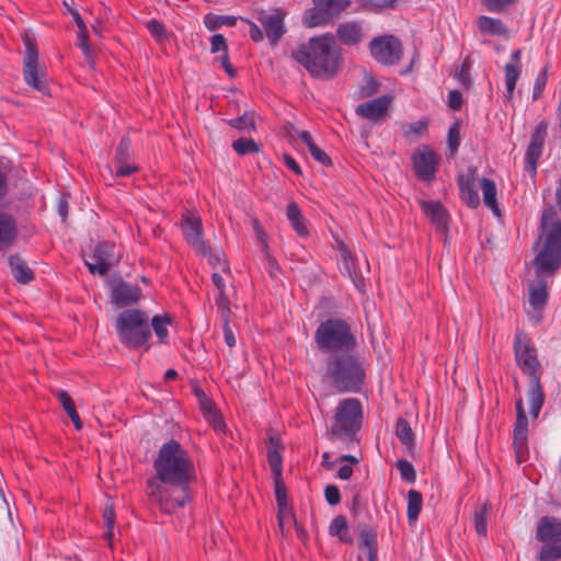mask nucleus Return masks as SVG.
Wrapping results in <instances>:
<instances>
[{"mask_svg": "<svg viewBox=\"0 0 561 561\" xmlns=\"http://www.w3.org/2000/svg\"><path fill=\"white\" fill-rule=\"evenodd\" d=\"M370 54L375 60L383 65H394L402 56L401 42L393 35L374 38L369 44Z\"/></svg>", "mask_w": 561, "mask_h": 561, "instance_id": "ddd939ff", "label": "nucleus"}, {"mask_svg": "<svg viewBox=\"0 0 561 561\" xmlns=\"http://www.w3.org/2000/svg\"><path fill=\"white\" fill-rule=\"evenodd\" d=\"M324 496H325V501L330 505H336L341 502L340 491H339L337 486H335L333 484L325 486Z\"/></svg>", "mask_w": 561, "mask_h": 561, "instance_id": "6e6d98bb", "label": "nucleus"}, {"mask_svg": "<svg viewBox=\"0 0 561 561\" xmlns=\"http://www.w3.org/2000/svg\"><path fill=\"white\" fill-rule=\"evenodd\" d=\"M504 71H505V87H506L505 98L512 99L515 87H516V82L522 72V66L517 65V64H506Z\"/></svg>", "mask_w": 561, "mask_h": 561, "instance_id": "473e14b6", "label": "nucleus"}, {"mask_svg": "<svg viewBox=\"0 0 561 561\" xmlns=\"http://www.w3.org/2000/svg\"><path fill=\"white\" fill-rule=\"evenodd\" d=\"M536 538L543 543L538 560L558 561L561 559V519L545 516L537 524Z\"/></svg>", "mask_w": 561, "mask_h": 561, "instance_id": "6e6552de", "label": "nucleus"}, {"mask_svg": "<svg viewBox=\"0 0 561 561\" xmlns=\"http://www.w3.org/2000/svg\"><path fill=\"white\" fill-rule=\"evenodd\" d=\"M351 0H313V8L304 16L308 27L329 23L333 18L344 11Z\"/></svg>", "mask_w": 561, "mask_h": 561, "instance_id": "9d476101", "label": "nucleus"}, {"mask_svg": "<svg viewBox=\"0 0 561 561\" xmlns=\"http://www.w3.org/2000/svg\"><path fill=\"white\" fill-rule=\"evenodd\" d=\"M436 156L427 147L413 154L414 170L420 180L431 181L436 172Z\"/></svg>", "mask_w": 561, "mask_h": 561, "instance_id": "a211bd4d", "label": "nucleus"}, {"mask_svg": "<svg viewBox=\"0 0 561 561\" xmlns=\"http://www.w3.org/2000/svg\"><path fill=\"white\" fill-rule=\"evenodd\" d=\"M293 57L317 78H332L339 70L340 49L330 34L310 38L293 51Z\"/></svg>", "mask_w": 561, "mask_h": 561, "instance_id": "7ed1b4c3", "label": "nucleus"}, {"mask_svg": "<svg viewBox=\"0 0 561 561\" xmlns=\"http://www.w3.org/2000/svg\"><path fill=\"white\" fill-rule=\"evenodd\" d=\"M233 150L240 154L244 156L248 153H254L259 151L257 144L250 138L241 137L232 142Z\"/></svg>", "mask_w": 561, "mask_h": 561, "instance_id": "a19ab883", "label": "nucleus"}, {"mask_svg": "<svg viewBox=\"0 0 561 561\" xmlns=\"http://www.w3.org/2000/svg\"><path fill=\"white\" fill-rule=\"evenodd\" d=\"M8 263L12 275L19 283L26 284L33 279L34 274L32 270L19 255H11L8 260Z\"/></svg>", "mask_w": 561, "mask_h": 561, "instance_id": "bb28decb", "label": "nucleus"}, {"mask_svg": "<svg viewBox=\"0 0 561 561\" xmlns=\"http://www.w3.org/2000/svg\"><path fill=\"white\" fill-rule=\"evenodd\" d=\"M78 47L82 50L84 54L87 61L92 65V51L88 44V36L85 32H80L78 35Z\"/></svg>", "mask_w": 561, "mask_h": 561, "instance_id": "13d9d810", "label": "nucleus"}, {"mask_svg": "<svg viewBox=\"0 0 561 561\" xmlns=\"http://www.w3.org/2000/svg\"><path fill=\"white\" fill-rule=\"evenodd\" d=\"M529 413L533 417H538L539 412L543 405V391L540 385V378L530 379L529 388Z\"/></svg>", "mask_w": 561, "mask_h": 561, "instance_id": "c85d7f7f", "label": "nucleus"}, {"mask_svg": "<svg viewBox=\"0 0 561 561\" xmlns=\"http://www.w3.org/2000/svg\"><path fill=\"white\" fill-rule=\"evenodd\" d=\"M539 241L541 247L533 262L537 278L528 285V300L534 311H541L548 300L543 276H552L561 266V220L552 206L542 210Z\"/></svg>", "mask_w": 561, "mask_h": 561, "instance_id": "f03ea898", "label": "nucleus"}, {"mask_svg": "<svg viewBox=\"0 0 561 561\" xmlns=\"http://www.w3.org/2000/svg\"><path fill=\"white\" fill-rule=\"evenodd\" d=\"M286 217L290 222L293 229L300 237H307L309 234L308 227L306 225L305 218L298 207L297 203L290 202L286 208Z\"/></svg>", "mask_w": 561, "mask_h": 561, "instance_id": "a878e982", "label": "nucleus"}, {"mask_svg": "<svg viewBox=\"0 0 561 561\" xmlns=\"http://www.w3.org/2000/svg\"><path fill=\"white\" fill-rule=\"evenodd\" d=\"M282 449H267V461L271 467L274 478L279 479L282 477L283 463H282Z\"/></svg>", "mask_w": 561, "mask_h": 561, "instance_id": "37998d69", "label": "nucleus"}, {"mask_svg": "<svg viewBox=\"0 0 561 561\" xmlns=\"http://www.w3.org/2000/svg\"><path fill=\"white\" fill-rule=\"evenodd\" d=\"M211 280H213V284L215 285V287L218 289V293L226 291L225 279L218 271H215L211 274Z\"/></svg>", "mask_w": 561, "mask_h": 561, "instance_id": "338daca9", "label": "nucleus"}, {"mask_svg": "<svg viewBox=\"0 0 561 561\" xmlns=\"http://www.w3.org/2000/svg\"><path fill=\"white\" fill-rule=\"evenodd\" d=\"M427 129L424 121L414 122L403 127V134L407 138L419 137Z\"/></svg>", "mask_w": 561, "mask_h": 561, "instance_id": "09e8293b", "label": "nucleus"}, {"mask_svg": "<svg viewBox=\"0 0 561 561\" xmlns=\"http://www.w3.org/2000/svg\"><path fill=\"white\" fill-rule=\"evenodd\" d=\"M56 397L65 412L68 414V416L71 419L76 430L82 428V422L80 420V416L75 408V403L69 396L67 391L64 390H57Z\"/></svg>", "mask_w": 561, "mask_h": 561, "instance_id": "7c9ffc66", "label": "nucleus"}, {"mask_svg": "<svg viewBox=\"0 0 561 561\" xmlns=\"http://www.w3.org/2000/svg\"><path fill=\"white\" fill-rule=\"evenodd\" d=\"M119 259L121 254L116 252L114 243L102 242L95 247L92 255L84 263L91 274L104 276L118 263Z\"/></svg>", "mask_w": 561, "mask_h": 561, "instance_id": "9b49d317", "label": "nucleus"}, {"mask_svg": "<svg viewBox=\"0 0 561 561\" xmlns=\"http://www.w3.org/2000/svg\"><path fill=\"white\" fill-rule=\"evenodd\" d=\"M141 290L137 285L126 282H118L112 287V301L118 306H128L139 300Z\"/></svg>", "mask_w": 561, "mask_h": 561, "instance_id": "aec40b11", "label": "nucleus"}, {"mask_svg": "<svg viewBox=\"0 0 561 561\" xmlns=\"http://www.w3.org/2000/svg\"><path fill=\"white\" fill-rule=\"evenodd\" d=\"M250 37L254 42H261L264 38V32L252 21H248Z\"/></svg>", "mask_w": 561, "mask_h": 561, "instance_id": "e2e57ef3", "label": "nucleus"}, {"mask_svg": "<svg viewBox=\"0 0 561 561\" xmlns=\"http://www.w3.org/2000/svg\"><path fill=\"white\" fill-rule=\"evenodd\" d=\"M347 519L343 515H339L334 517L329 526V533L332 536H337L342 541H350L345 536V531L347 530Z\"/></svg>", "mask_w": 561, "mask_h": 561, "instance_id": "ea45409f", "label": "nucleus"}, {"mask_svg": "<svg viewBox=\"0 0 561 561\" xmlns=\"http://www.w3.org/2000/svg\"><path fill=\"white\" fill-rule=\"evenodd\" d=\"M547 134L548 124L541 121L535 126L530 136V141L525 152V170L531 176H535L537 173V162L542 154Z\"/></svg>", "mask_w": 561, "mask_h": 561, "instance_id": "2eb2a0df", "label": "nucleus"}, {"mask_svg": "<svg viewBox=\"0 0 561 561\" xmlns=\"http://www.w3.org/2000/svg\"><path fill=\"white\" fill-rule=\"evenodd\" d=\"M119 341L131 348H140L151 337L148 316L138 309H127L116 319Z\"/></svg>", "mask_w": 561, "mask_h": 561, "instance_id": "0eeeda50", "label": "nucleus"}, {"mask_svg": "<svg viewBox=\"0 0 561 561\" xmlns=\"http://www.w3.org/2000/svg\"><path fill=\"white\" fill-rule=\"evenodd\" d=\"M480 186L483 194V203L490 208L495 215H500V208L497 204V190L495 183L486 178L480 180Z\"/></svg>", "mask_w": 561, "mask_h": 561, "instance_id": "c756f323", "label": "nucleus"}, {"mask_svg": "<svg viewBox=\"0 0 561 561\" xmlns=\"http://www.w3.org/2000/svg\"><path fill=\"white\" fill-rule=\"evenodd\" d=\"M515 0H482L483 4L490 12H503L505 11Z\"/></svg>", "mask_w": 561, "mask_h": 561, "instance_id": "603ef678", "label": "nucleus"}, {"mask_svg": "<svg viewBox=\"0 0 561 561\" xmlns=\"http://www.w3.org/2000/svg\"><path fill=\"white\" fill-rule=\"evenodd\" d=\"M397 468L400 472L401 479L405 482L413 483L416 479V473L413 465L405 460L399 459L397 461Z\"/></svg>", "mask_w": 561, "mask_h": 561, "instance_id": "a18cd8bd", "label": "nucleus"}, {"mask_svg": "<svg viewBox=\"0 0 561 561\" xmlns=\"http://www.w3.org/2000/svg\"><path fill=\"white\" fill-rule=\"evenodd\" d=\"M19 233L15 218L0 210V252L9 249L16 240Z\"/></svg>", "mask_w": 561, "mask_h": 561, "instance_id": "412c9836", "label": "nucleus"}, {"mask_svg": "<svg viewBox=\"0 0 561 561\" xmlns=\"http://www.w3.org/2000/svg\"><path fill=\"white\" fill-rule=\"evenodd\" d=\"M210 45H211L210 51L213 54L219 53V51H222L224 54H227L226 39H225V37L221 34L213 35L211 39H210Z\"/></svg>", "mask_w": 561, "mask_h": 561, "instance_id": "4d7b16f0", "label": "nucleus"}, {"mask_svg": "<svg viewBox=\"0 0 561 561\" xmlns=\"http://www.w3.org/2000/svg\"><path fill=\"white\" fill-rule=\"evenodd\" d=\"M274 480H275V495H276L277 503L279 506H283L286 503L285 486L282 483L280 478L279 479L274 478Z\"/></svg>", "mask_w": 561, "mask_h": 561, "instance_id": "052dcab7", "label": "nucleus"}, {"mask_svg": "<svg viewBox=\"0 0 561 561\" xmlns=\"http://www.w3.org/2000/svg\"><path fill=\"white\" fill-rule=\"evenodd\" d=\"M153 469L146 485L148 501L171 515L190 501V483L196 478L194 461L179 442L170 439L160 447Z\"/></svg>", "mask_w": 561, "mask_h": 561, "instance_id": "f257e3e1", "label": "nucleus"}, {"mask_svg": "<svg viewBox=\"0 0 561 561\" xmlns=\"http://www.w3.org/2000/svg\"><path fill=\"white\" fill-rule=\"evenodd\" d=\"M479 31L483 34L503 36L507 34V28L500 19L481 15L477 21Z\"/></svg>", "mask_w": 561, "mask_h": 561, "instance_id": "cd10ccee", "label": "nucleus"}, {"mask_svg": "<svg viewBox=\"0 0 561 561\" xmlns=\"http://www.w3.org/2000/svg\"><path fill=\"white\" fill-rule=\"evenodd\" d=\"M528 420L527 416H522L516 419L515 427H514V449L517 456V459H522L527 451V440H528Z\"/></svg>", "mask_w": 561, "mask_h": 561, "instance_id": "5701e85b", "label": "nucleus"}, {"mask_svg": "<svg viewBox=\"0 0 561 561\" xmlns=\"http://www.w3.org/2000/svg\"><path fill=\"white\" fill-rule=\"evenodd\" d=\"M363 408L358 399L347 398L339 402L334 410L329 438L351 443L362 427Z\"/></svg>", "mask_w": 561, "mask_h": 561, "instance_id": "39448f33", "label": "nucleus"}, {"mask_svg": "<svg viewBox=\"0 0 561 561\" xmlns=\"http://www.w3.org/2000/svg\"><path fill=\"white\" fill-rule=\"evenodd\" d=\"M237 19L232 15H215L207 14L205 16L204 23L208 30H216L221 25L233 26L236 24Z\"/></svg>", "mask_w": 561, "mask_h": 561, "instance_id": "58836bf2", "label": "nucleus"}, {"mask_svg": "<svg viewBox=\"0 0 561 561\" xmlns=\"http://www.w3.org/2000/svg\"><path fill=\"white\" fill-rule=\"evenodd\" d=\"M547 80H548V70H547V68H545L536 78V81L534 84V90H533V99L534 100H537L541 96V94L546 88Z\"/></svg>", "mask_w": 561, "mask_h": 561, "instance_id": "3c124183", "label": "nucleus"}, {"mask_svg": "<svg viewBox=\"0 0 561 561\" xmlns=\"http://www.w3.org/2000/svg\"><path fill=\"white\" fill-rule=\"evenodd\" d=\"M295 136H297L305 144L307 149L314 145L310 133L307 130H295V135H291V137L294 138Z\"/></svg>", "mask_w": 561, "mask_h": 561, "instance_id": "69168bd1", "label": "nucleus"}, {"mask_svg": "<svg viewBox=\"0 0 561 561\" xmlns=\"http://www.w3.org/2000/svg\"><path fill=\"white\" fill-rule=\"evenodd\" d=\"M182 232L187 243L199 254H209V244L204 240L202 219L194 213L182 216Z\"/></svg>", "mask_w": 561, "mask_h": 561, "instance_id": "4468645a", "label": "nucleus"}, {"mask_svg": "<svg viewBox=\"0 0 561 561\" xmlns=\"http://www.w3.org/2000/svg\"><path fill=\"white\" fill-rule=\"evenodd\" d=\"M314 340L319 350L333 354L351 352L356 345L350 325L341 319L321 322L316 330Z\"/></svg>", "mask_w": 561, "mask_h": 561, "instance_id": "423d86ee", "label": "nucleus"}, {"mask_svg": "<svg viewBox=\"0 0 561 561\" xmlns=\"http://www.w3.org/2000/svg\"><path fill=\"white\" fill-rule=\"evenodd\" d=\"M203 255L208 257L209 264L215 270H217L218 272L220 271L222 273L230 274L229 264L222 253H219V252L213 253L211 248L209 247V254H203Z\"/></svg>", "mask_w": 561, "mask_h": 561, "instance_id": "c03bdc74", "label": "nucleus"}, {"mask_svg": "<svg viewBox=\"0 0 561 561\" xmlns=\"http://www.w3.org/2000/svg\"><path fill=\"white\" fill-rule=\"evenodd\" d=\"M462 103V95L459 91L453 90L448 93V105L453 110L460 108Z\"/></svg>", "mask_w": 561, "mask_h": 561, "instance_id": "680f3d73", "label": "nucleus"}, {"mask_svg": "<svg viewBox=\"0 0 561 561\" xmlns=\"http://www.w3.org/2000/svg\"><path fill=\"white\" fill-rule=\"evenodd\" d=\"M379 84L373 76H365L358 94L360 98H370L378 92Z\"/></svg>", "mask_w": 561, "mask_h": 561, "instance_id": "49530a36", "label": "nucleus"}, {"mask_svg": "<svg viewBox=\"0 0 561 561\" xmlns=\"http://www.w3.org/2000/svg\"><path fill=\"white\" fill-rule=\"evenodd\" d=\"M490 510V504L488 502L483 503L473 515V524L474 529L479 536H486L488 533V514Z\"/></svg>", "mask_w": 561, "mask_h": 561, "instance_id": "f704fd0d", "label": "nucleus"}, {"mask_svg": "<svg viewBox=\"0 0 561 561\" xmlns=\"http://www.w3.org/2000/svg\"><path fill=\"white\" fill-rule=\"evenodd\" d=\"M216 306L221 316L227 319L230 313V300L226 291H220L216 297Z\"/></svg>", "mask_w": 561, "mask_h": 561, "instance_id": "864d4df0", "label": "nucleus"}, {"mask_svg": "<svg viewBox=\"0 0 561 561\" xmlns=\"http://www.w3.org/2000/svg\"><path fill=\"white\" fill-rule=\"evenodd\" d=\"M423 505L422 494L416 490L408 492V510L407 515L410 523L415 522L420 515Z\"/></svg>", "mask_w": 561, "mask_h": 561, "instance_id": "72a5a7b5", "label": "nucleus"}, {"mask_svg": "<svg viewBox=\"0 0 561 561\" xmlns=\"http://www.w3.org/2000/svg\"><path fill=\"white\" fill-rule=\"evenodd\" d=\"M447 144L451 151L455 153L460 145V128L457 123L453 124L447 133Z\"/></svg>", "mask_w": 561, "mask_h": 561, "instance_id": "de8ad7c7", "label": "nucleus"}, {"mask_svg": "<svg viewBox=\"0 0 561 561\" xmlns=\"http://www.w3.org/2000/svg\"><path fill=\"white\" fill-rule=\"evenodd\" d=\"M267 436H268L267 449H283L280 436L276 431L270 430L267 432Z\"/></svg>", "mask_w": 561, "mask_h": 561, "instance_id": "bf43d9fd", "label": "nucleus"}, {"mask_svg": "<svg viewBox=\"0 0 561 561\" xmlns=\"http://www.w3.org/2000/svg\"><path fill=\"white\" fill-rule=\"evenodd\" d=\"M284 19L285 13L279 9L261 11L257 15V21L263 26L265 35L272 45L277 44L285 33Z\"/></svg>", "mask_w": 561, "mask_h": 561, "instance_id": "dca6fc26", "label": "nucleus"}, {"mask_svg": "<svg viewBox=\"0 0 561 561\" xmlns=\"http://www.w3.org/2000/svg\"><path fill=\"white\" fill-rule=\"evenodd\" d=\"M23 78L30 88L41 92L42 94L49 93L46 67L44 64L39 62L38 51L35 45L30 41L25 42Z\"/></svg>", "mask_w": 561, "mask_h": 561, "instance_id": "1a4fd4ad", "label": "nucleus"}, {"mask_svg": "<svg viewBox=\"0 0 561 561\" xmlns=\"http://www.w3.org/2000/svg\"><path fill=\"white\" fill-rule=\"evenodd\" d=\"M392 101L389 95H382L371 101L357 105L355 112L358 116L371 122H380L385 118L388 107Z\"/></svg>", "mask_w": 561, "mask_h": 561, "instance_id": "f3484780", "label": "nucleus"}, {"mask_svg": "<svg viewBox=\"0 0 561 561\" xmlns=\"http://www.w3.org/2000/svg\"><path fill=\"white\" fill-rule=\"evenodd\" d=\"M325 378L339 392H358L365 380V369L351 352L334 353L327 359Z\"/></svg>", "mask_w": 561, "mask_h": 561, "instance_id": "20e7f679", "label": "nucleus"}, {"mask_svg": "<svg viewBox=\"0 0 561 561\" xmlns=\"http://www.w3.org/2000/svg\"><path fill=\"white\" fill-rule=\"evenodd\" d=\"M308 151H309L310 156L320 164H322V165L331 164L330 157L322 149H320L316 144L312 145L310 148H308Z\"/></svg>", "mask_w": 561, "mask_h": 561, "instance_id": "5fc2aeb1", "label": "nucleus"}, {"mask_svg": "<svg viewBox=\"0 0 561 561\" xmlns=\"http://www.w3.org/2000/svg\"><path fill=\"white\" fill-rule=\"evenodd\" d=\"M224 337H225L226 344L229 347H232L236 345V337H234V334H233L231 328L229 327L227 319L225 320V324H224Z\"/></svg>", "mask_w": 561, "mask_h": 561, "instance_id": "0e129e2a", "label": "nucleus"}, {"mask_svg": "<svg viewBox=\"0 0 561 561\" xmlns=\"http://www.w3.org/2000/svg\"><path fill=\"white\" fill-rule=\"evenodd\" d=\"M228 124L242 133H251L255 129L253 114L248 112L239 117L229 119Z\"/></svg>", "mask_w": 561, "mask_h": 561, "instance_id": "4c0bfd02", "label": "nucleus"}, {"mask_svg": "<svg viewBox=\"0 0 561 561\" xmlns=\"http://www.w3.org/2000/svg\"><path fill=\"white\" fill-rule=\"evenodd\" d=\"M170 319L168 317L154 316L151 320L152 329L158 336L160 343H164L168 337V325Z\"/></svg>", "mask_w": 561, "mask_h": 561, "instance_id": "79ce46f5", "label": "nucleus"}, {"mask_svg": "<svg viewBox=\"0 0 561 561\" xmlns=\"http://www.w3.org/2000/svg\"><path fill=\"white\" fill-rule=\"evenodd\" d=\"M396 435L405 447L407 450H411L414 445V434L409 422L400 417L396 423Z\"/></svg>", "mask_w": 561, "mask_h": 561, "instance_id": "2f4dec72", "label": "nucleus"}, {"mask_svg": "<svg viewBox=\"0 0 561 561\" xmlns=\"http://www.w3.org/2000/svg\"><path fill=\"white\" fill-rule=\"evenodd\" d=\"M103 518L106 526L105 536L108 540L113 537V529L115 524V512L112 505H108L103 511Z\"/></svg>", "mask_w": 561, "mask_h": 561, "instance_id": "8fccbe9b", "label": "nucleus"}, {"mask_svg": "<svg viewBox=\"0 0 561 561\" xmlns=\"http://www.w3.org/2000/svg\"><path fill=\"white\" fill-rule=\"evenodd\" d=\"M458 185L462 199L470 206L477 207L480 204V197L472 175H460Z\"/></svg>", "mask_w": 561, "mask_h": 561, "instance_id": "b1692460", "label": "nucleus"}, {"mask_svg": "<svg viewBox=\"0 0 561 561\" xmlns=\"http://www.w3.org/2000/svg\"><path fill=\"white\" fill-rule=\"evenodd\" d=\"M515 357L520 369L529 376L530 379L540 378V364L537 353L530 340L523 333H517L514 342Z\"/></svg>", "mask_w": 561, "mask_h": 561, "instance_id": "f8f14e48", "label": "nucleus"}, {"mask_svg": "<svg viewBox=\"0 0 561 561\" xmlns=\"http://www.w3.org/2000/svg\"><path fill=\"white\" fill-rule=\"evenodd\" d=\"M339 41L347 46H354L360 43L363 33L362 26L356 22L341 24L336 30Z\"/></svg>", "mask_w": 561, "mask_h": 561, "instance_id": "393cba45", "label": "nucleus"}, {"mask_svg": "<svg viewBox=\"0 0 561 561\" xmlns=\"http://www.w3.org/2000/svg\"><path fill=\"white\" fill-rule=\"evenodd\" d=\"M469 69L470 65L468 60H465L457 72V76L462 83H467V81L469 80Z\"/></svg>", "mask_w": 561, "mask_h": 561, "instance_id": "774afa93", "label": "nucleus"}, {"mask_svg": "<svg viewBox=\"0 0 561 561\" xmlns=\"http://www.w3.org/2000/svg\"><path fill=\"white\" fill-rule=\"evenodd\" d=\"M131 145L126 137L122 138L115 153V175L129 176L138 170V167L130 163Z\"/></svg>", "mask_w": 561, "mask_h": 561, "instance_id": "6ab92c4d", "label": "nucleus"}, {"mask_svg": "<svg viewBox=\"0 0 561 561\" xmlns=\"http://www.w3.org/2000/svg\"><path fill=\"white\" fill-rule=\"evenodd\" d=\"M421 208L437 229H446L448 214L440 203L423 201L421 202Z\"/></svg>", "mask_w": 561, "mask_h": 561, "instance_id": "4be33fe9", "label": "nucleus"}, {"mask_svg": "<svg viewBox=\"0 0 561 561\" xmlns=\"http://www.w3.org/2000/svg\"><path fill=\"white\" fill-rule=\"evenodd\" d=\"M359 549L366 554L378 553L377 535L371 530H362L359 534Z\"/></svg>", "mask_w": 561, "mask_h": 561, "instance_id": "e433bc0d", "label": "nucleus"}, {"mask_svg": "<svg viewBox=\"0 0 561 561\" xmlns=\"http://www.w3.org/2000/svg\"><path fill=\"white\" fill-rule=\"evenodd\" d=\"M148 32L158 44H163L170 39V33L165 26L157 19H151L146 24Z\"/></svg>", "mask_w": 561, "mask_h": 561, "instance_id": "c9c22d12", "label": "nucleus"}]
</instances>
